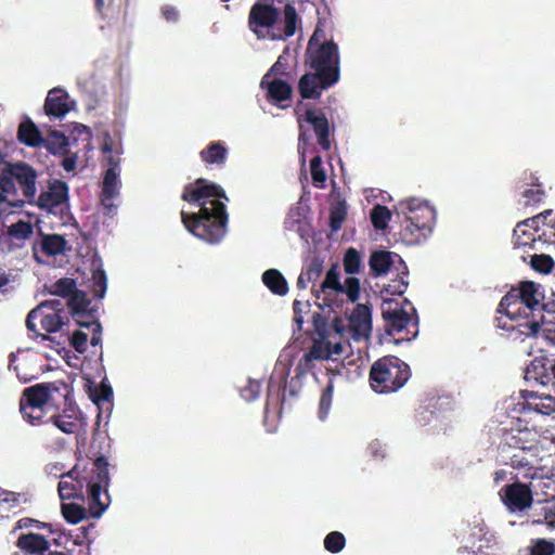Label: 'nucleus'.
Returning <instances> with one entry per match:
<instances>
[{
    "mask_svg": "<svg viewBox=\"0 0 555 555\" xmlns=\"http://www.w3.org/2000/svg\"><path fill=\"white\" fill-rule=\"evenodd\" d=\"M181 198L199 207L197 212L192 214L181 210L185 229L207 243H219L227 233L229 221L225 204L221 202L229 201L224 190L205 178H197L184 185Z\"/></svg>",
    "mask_w": 555,
    "mask_h": 555,
    "instance_id": "1",
    "label": "nucleus"
},
{
    "mask_svg": "<svg viewBox=\"0 0 555 555\" xmlns=\"http://www.w3.org/2000/svg\"><path fill=\"white\" fill-rule=\"evenodd\" d=\"M108 485L107 459L99 456L94 460L89 470L75 465L70 470L62 474L57 491L62 501L75 498L82 499L87 494L89 513L91 517L99 518L111 502L107 492Z\"/></svg>",
    "mask_w": 555,
    "mask_h": 555,
    "instance_id": "2",
    "label": "nucleus"
},
{
    "mask_svg": "<svg viewBox=\"0 0 555 555\" xmlns=\"http://www.w3.org/2000/svg\"><path fill=\"white\" fill-rule=\"evenodd\" d=\"M318 29L309 39L307 47V64L311 72L304 74L298 81V92L304 100H318L324 90L339 81L338 46L334 41H325L313 48Z\"/></svg>",
    "mask_w": 555,
    "mask_h": 555,
    "instance_id": "3",
    "label": "nucleus"
},
{
    "mask_svg": "<svg viewBox=\"0 0 555 555\" xmlns=\"http://www.w3.org/2000/svg\"><path fill=\"white\" fill-rule=\"evenodd\" d=\"M540 285L532 281H522L512 287L501 299L496 312L517 323V333L535 336L544 323L543 304Z\"/></svg>",
    "mask_w": 555,
    "mask_h": 555,
    "instance_id": "4",
    "label": "nucleus"
},
{
    "mask_svg": "<svg viewBox=\"0 0 555 555\" xmlns=\"http://www.w3.org/2000/svg\"><path fill=\"white\" fill-rule=\"evenodd\" d=\"M382 315L386 333L396 343L411 341L418 335V318L415 308L404 298L401 304L385 298L382 305Z\"/></svg>",
    "mask_w": 555,
    "mask_h": 555,
    "instance_id": "5",
    "label": "nucleus"
},
{
    "mask_svg": "<svg viewBox=\"0 0 555 555\" xmlns=\"http://www.w3.org/2000/svg\"><path fill=\"white\" fill-rule=\"evenodd\" d=\"M64 388L61 382L40 383L25 388L20 399L23 418L33 426L48 423L46 415L49 409L57 404V398L53 397V391Z\"/></svg>",
    "mask_w": 555,
    "mask_h": 555,
    "instance_id": "6",
    "label": "nucleus"
},
{
    "mask_svg": "<svg viewBox=\"0 0 555 555\" xmlns=\"http://www.w3.org/2000/svg\"><path fill=\"white\" fill-rule=\"evenodd\" d=\"M411 376L410 366L396 356L377 359L370 369L369 382L377 393H391L402 388Z\"/></svg>",
    "mask_w": 555,
    "mask_h": 555,
    "instance_id": "7",
    "label": "nucleus"
},
{
    "mask_svg": "<svg viewBox=\"0 0 555 555\" xmlns=\"http://www.w3.org/2000/svg\"><path fill=\"white\" fill-rule=\"evenodd\" d=\"M519 435L520 433L506 437V444L511 448V451L506 456L508 461L505 464L517 472L516 479H534L538 477L540 469V447L538 443L525 446Z\"/></svg>",
    "mask_w": 555,
    "mask_h": 555,
    "instance_id": "8",
    "label": "nucleus"
},
{
    "mask_svg": "<svg viewBox=\"0 0 555 555\" xmlns=\"http://www.w3.org/2000/svg\"><path fill=\"white\" fill-rule=\"evenodd\" d=\"M0 173L3 177L4 183L11 190V196L15 197L18 194L16 184L21 188L24 197L31 203L37 193V179L38 173L36 169L28 163L7 162L1 165Z\"/></svg>",
    "mask_w": 555,
    "mask_h": 555,
    "instance_id": "9",
    "label": "nucleus"
},
{
    "mask_svg": "<svg viewBox=\"0 0 555 555\" xmlns=\"http://www.w3.org/2000/svg\"><path fill=\"white\" fill-rule=\"evenodd\" d=\"M280 12L273 5V0H257L248 14V27L258 39H264L263 29L272 28L279 20Z\"/></svg>",
    "mask_w": 555,
    "mask_h": 555,
    "instance_id": "10",
    "label": "nucleus"
},
{
    "mask_svg": "<svg viewBox=\"0 0 555 555\" xmlns=\"http://www.w3.org/2000/svg\"><path fill=\"white\" fill-rule=\"evenodd\" d=\"M398 215L406 216L408 219L420 225V229L431 234L435 225L436 211L426 202L417 198L401 201L398 205Z\"/></svg>",
    "mask_w": 555,
    "mask_h": 555,
    "instance_id": "11",
    "label": "nucleus"
},
{
    "mask_svg": "<svg viewBox=\"0 0 555 555\" xmlns=\"http://www.w3.org/2000/svg\"><path fill=\"white\" fill-rule=\"evenodd\" d=\"M501 500L511 512H522L533 502L530 485L513 482L504 486L500 491Z\"/></svg>",
    "mask_w": 555,
    "mask_h": 555,
    "instance_id": "12",
    "label": "nucleus"
},
{
    "mask_svg": "<svg viewBox=\"0 0 555 555\" xmlns=\"http://www.w3.org/2000/svg\"><path fill=\"white\" fill-rule=\"evenodd\" d=\"M74 106L75 102L69 100V95L64 89L53 88L48 92L43 111L50 118L62 119Z\"/></svg>",
    "mask_w": 555,
    "mask_h": 555,
    "instance_id": "13",
    "label": "nucleus"
},
{
    "mask_svg": "<svg viewBox=\"0 0 555 555\" xmlns=\"http://www.w3.org/2000/svg\"><path fill=\"white\" fill-rule=\"evenodd\" d=\"M348 331L356 341L367 339L372 332V314L367 305L358 304L350 318Z\"/></svg>",
    "mask_w": 555,
    "mask_h": 555,
    "instance_id": "14",
    "label": "nucleus"
},
{
    "mask_svg": "<svg viewBox=\"0 0 555 555\" xmlns=\"http://www.w3.org/2000/svg\"><path fill=\"white\" fill-rule=\"evenodd\" d=\"M68 199V185L66 182L55 179L50 182L48 190L40 193L37 205L47 211L64 204Z\"/></svg>",
    "mask_w": 555,
    "mask_h": 555,
    "instance_id": "15",
    "label": "nucleus"
},
{
    "mask_svg": "<svg viewBox=\"0 0 555 555\" xmlns=\"http://www.w3.org/2000/svg\"><path fill=\"white\" fill-rule=\"evenodd\" d=\"M305 120L312 126L318 144L323 151L331 150V128L327 117L322 109L308 108L305 113Z\"/></svg>",
    "mask_w": 555,
    "mask_h": 555,
    "instance_id": "16",
    "label": "nucleus"
},
{
    "mask_svg": "<svg viewBox=\"0 0 555 555\" xmlns=\"http://www.w3.org/2000/svg\"><path fill=\"white\" fill-rule=\"evenodd\" d=\"M339 275L337 266L333 264L326 272L325 279L320 284L319 288H312V293L318 300L321 299V295H323V304L320 305L321 308L332 307L331 296L337 295L343 291V284L339 281Z\"/></svg>",
    "mask_w": 555,
    "mask_h": 555,
    "instance_id": "17",
    "label": "nucleus"
},
{
    "mask_svg": "<svg viewBox=\"0 0 555 555\" xmlns=\"http://www.w3.org/2000/svg\"><path fill=\"white\" fill-rule=\"evenodd\" d=\"M15 545L20 550L15 555H46L51 543L44 535L29 532L22 533Z\"/></svg>",
    "mask_w": 555,
    "mask_h": 555,
    "instance_id": "18",
    "label": "nucleus"
},
{
    "mask_svg": "<svg viewBox=\"0 0 555 555\" xmlns=\"http://www.w3.org/2000/svg\"><path fill=\"white\" fill-rule=\"evenodd\" d=\"M119 179L118 172L116 171V166L108 167L105 172L102 191L100 195V201L103 207L106 210V214H112L116 206L113 204V199L119 194Z\"/></svg>",
    "mask_w": 555,
    "mask_h": 555,
    "instance_id": "19",
    "label": "nucleus"
},
{
    "mask_svg": "<svg viewBox=\"0 0 555 555\" xmlns=\"http://www.w3.org/2000/svg\"><path fill=\"white\" fill-rule=\"evenodd\" d=\"M260 87L267 90V98L270 102L280 105L282 108L287 105H283V102L291 101L293 96V87L286 80L282 78H270L268 82H263L261 79Z\"/></svg>",
    "mask_w": 555,
    "mask_h": 555,
    "instance_id": "20",
    "label": "nucleus"
},
{
    "mask_svg": "<svg viewBox=\"0 0 555 555\" xmlns=\"http://www.w3.org/2000/svg\"><path fill=\"white\" fill-rule=\"evenodd\" d=\"M521 412L534 411L544 415L555 414V397L538 396L534 392L522 391Z\"/></svg>",
    "mask_w": 555,
    "mask_h": 555,
    "instance_id": "21",
    "label": "nucleus"
},
{
    "mask_svg": "<svg viewBox=\"0 0 555 555\" xmlns=\"http://www.w3.org/2000/svg\"><path fill=\"white\" fill-rule=\"evenodd\" d=\"M229 156V149L223 141H212L199 152V157L206 167L222 168Z\"/></svg>",
    "mask_w": 555,
    "mask_h": 555,
    "instance_id": "22",
    "label": "nucleus"
},
{
    "mask_svg": "<svg viewBox=\"0 0 555 555\" xmlns=\"http://www.w3.org/2000/svg\"><path fill=\"white\" fill-rule=\"evenodd\" d=\"M17 140L29 147H41L43 137L37 125L29 117H25L18 125Z\"/></svg>",
    "mask_w": 555,
    "mask_h": 555,
    "instance_id": "23",
    "label": "nucleus"
},
{
    "mask_svg": "<svg viewBox=\"0 0 555 555\" xmlns=\"http://www.w3.org/2000/svg\"><path fill=\"white\" fill-rule=\"evenodd\" d=\"M399 240L405 245H415L425 241L429 234L420 229V225L403 216L398 232Z\"/></svg>",
    "mask_w": 555,
    "mask_h": 555,
    "instance_id": "24",
    "label": "nucleus"
},
{
    "mask_svg": "<svg viewBox=\"0 0 555 555\" xmlns=\"http://www.w3.org/2000/svg\"><path fill=\"white\" fill-rule=\"evenodd\" d=\"M46 421L65 434H74L78 429L77 410L74 408L65 409L62 414L53 413Z\"/></svg>",
    "mask_w": 555,
    "mask_h": 555,
    "instance_id": "25",
    "label": "nucleus"
},
{
    "mask_svg": "<svg viewBox=\"0 0 555 555\" xmlns=\"http://www.w3.org/2000/svg\"><path fill=\"white\" fill-rule=\"evenodd\" d=\"M68 138L59 130H50L43 138L42 146L49 153L55 156H65L68 154Z\"/></svg>",
    "mask_w": 555,
    "mask_h": 555,
    "instance_id": "26",
    "label": "nucleus"
},
{
    "mask_svg": "<svg viewBox=\"0 0 555 555\" xmlns=\"http://www.w3.org/2000/svg\"><path fill=\"white\" fill-rule=\"evenodd\" d=\"M529 222H531L532 225L538 227L540 223H542V225L546 227L547 229L543 230L542 234L548 235L550 238L553 237V243H555V215L553 216L552 210H545L544 212H541L533 218L526 220L524 223H518L514 230V234L518 235L520 231L526 234L524 227L528 225Z\"/></svg>",
    "mask_w": 555,
    "mask_h": 555,
    "instance_id": "27",
    "label": "nucleus"
},
{
    "mask_svg": "<svg viewBox=\"0 0 555 555\" xmlns=\"http://www.w3.org/2000/svg\"><path fill=\"white\" fill-rule=\"evenodd\" d=\"M393 253L388 250H375L371 254L369 266L374 276L386 274L391 266Z\"/></svg>",
    "mask_w": 555,
    "mask_h": 555,
    "instance_id": "28",
    "label": "nucleus"
},
{
    "mask_svg": "<svg viewBox=\"0 0 555 555\" xmlns=\"http://www.w3.org/2000/svg\"><path fill=\"white\" fill-rule=\"evenodd\" d=\"M262 282L275 295L284 296L288 292L287 281L278 269L264 271Z\"/></svg>",
    "mask_w": 555,
    "mask_h": 555,
    "instance_id": "29",
    "label": "nucleus"
},
{
    "mask_svg": "<svg viewBox=\"0 0 555 555\" xmlns=\"http://www.w3.org/2000/svg\"><path fill=\"white\" fill-rule=\"evenodd\" d=\"M67 241L60 234H47L41 240V250L48 256L61 255L66 250Z\"/></svg>",
    "mask_w": 555,
    "mask_h": 555,
    "instance_id": "30",
    "label": "nucleus"
},
{
    "mask_svg": "<svg viewBox=\"0 0 555 555\" xmlns=\"http://www.w3.org/2000/svg\"><path fill=\"white\" fill-rule=\"evenodd\" d=\"M90 302L91 301L87 297L86 293L82 291H78L76 288L75 292L68 298L67 305L70 309L72 314L74 317H77V319L82 320V318L86 315Z\"/></svg>",
    "mask_w": 555,
    "mask_h": 555,
    "instance_id": "31",
    "label": "nucleus"
},
{
    "mask_svg": "<svg viewBox=\"0 0 555 555\" xmlns=\"http://www.w3.org/2000/svg\"><path fill=\"white\" fill-rule=\"evenodd\" d=\"M299 16L296 8L292 3H286L283 10V36H279L281 39L293 37L297 29Z\"/></svg>",
    "mask_w": 555,
    "mask_h": 555,
    "instance_id": "32",
    "label": "nucleus"
},
{
    "mask_svg": "<svg viewBox=\"0 0 555 555\" xmlns=\"http://www.w3.org/2000/svg\"><path fill=\"white\" fill-rule=\"evenodd\" d=\"M61 512L67 522L76 525L87 518L89 509L77 503H62Z\"/></svg>",
    "mask_w": 555,
    "mask_h": 555,
    "instance_id": "33",
    "label": "nucleus"
},
{
    "mask_svg": "<svg viewBox=\"0 0 555 555\" xmlns=\"http://www.w3.org/2000/svg\"><path fill=\"white\" fill-rule=\"evenodd\" d=\"M371 222L375 230L384 231L391 220V211L387 206L375 205L370 214Z\"/></svg>",
    "mask_w": 555,
    "mask_h": 555,
    "instance_id": "34",
    "label": "nucleus"
},
{
    "mask_svg": "<svg viewBox=\"0 0 555 555\" xmlns=\"http://www.w3.org/2000/svg\"><path fill=\"white\" fill-rule=\"evenodd\" d=\"M287 49L283 54H281L275 63L270 67V69L262 77L263 82H268L270 78H281V77H291L288 69V59L286 56Z\"/></svg>",
    "mask_w": 555,
    "mask_h": 555,
    "instance_id": "35",
    "label": "nucleus"
},
{
    "mask_svg": "<svg viewBox=\"0 0 555 555\" xmlns=\"http://www.w3.org/2000/svg\"><path fill=\"white\" fill-rule=\"evenodd\" d=\"M7 233L9 236H12L17 241L25 242L31 237L34 227L30 221L18 220L8 228Z\"/></svg>",
    "mask_w": 555,
    "mask_h": 555,
    "instance_id": "36",
    "label": "nucleus"
},
{
    "mask_svg": "<svg viewBox=\"0 0 555 555\" xmlns=\"http://www.w3.org/2000/svg\"><path fill=\"white\" fill-rule=\"evenodd\" d=\"M343 264L347 274L359 273L362 266L361 254L356 248L349 247L344 255Z\"/></svg>",
    "mask_w": 555,
    "mask_h": 555,
    "instance_id": "37",
    "label": "nucleus"
},
{
    "mask_svg": "<svg viewBox=\"0 0 555 555\" xmlns=\"http://www.w3.org/2000/svg\"><path fill=\"white\" fill-rule=\"evenodd\" d=\"M107 289L106 273L102 268L92 272V293L95 298L102 299Z\"/></svg>",
    "mask_w": 555,
    "mask_h": 555,
    "instance_id": "38",
    "label": "nucleus"
},
{
    "mask_svg": "<svg viewBox=\"0 0 555 555\" xmlns=\"http://www.w3.org/2000/svg\"><path fill=\"white\" fill-rule=\"evenodd\" d=\"M347 217V208L345 203H337L334 207H332L330 211V228L332 231L336 232L341 229L343 223L345 222Z\"/></svg>",
    "mask_w": 555,
    "mask_h": 555,
    "instance_id": "39",
    "label": "nucleus"
},
{
    "mask_svg": "<svg viewBox=\"0 0 555 555\" xmlns=\"http://www.w3.org/2000/svg\"><path fill=\"white\" fill-rule=\"evenodd\" d=\"M40 323L46 332L55 333L62 328L64 320L63 317L59 313L43 314V310H41Z\"/></svg>",
    "mask_w": 555,
    "mask_h": 555,
    "instance_id": "40",
    "label": "nucleus"
},
{
    "mask_svg": "<svg viewBox=\"0 0 555 555\" xmlns=\"http://www.w3.org/2000/svg\"><path fill=\"white\" fill-rule=\"evenodd\" d=\"M345 545V535L339 531H332L324 539V548L333 554L339 553Z\"/></svg>",
    "mask_w": 555,
    "mask_h": 555,
    "instance_id": "41",
    "label": "nucleus"
},
{
    "mask_svg": "<svg viewBox=\"0 0 555 555\" xmlns=\"http://www.w3.org/2000/svg\"><path fill=\"white\" fill-rule=\"evenodd\" d=\"M334 392V384L333 380L330 379L326 387L322 390L320 402H319V416L321 420H324L327 416V413L332 405Z\"/></svg>",
    "mask_w": 555,
    "mask_h": 555,
    "instance_id": "42",
    "label": "nucleus"
},
{
    "mask_svg": "<svg viewBox=\"0 0 555 555\" xmlns=\"http://www.w3.org/2000/svg\"><path fill=\"white\" fill-rule=\"evenodd\" d=\"M530 266L534 271L547 274L552 271L554 267V260L550 255L535 254L531 256Z\"/></svg>",
    "mask_w": 555,
    "mask_h": 555,
    "instance_id": "43",
    "label": "nucleus"
},
{
    "mask_svg": "<svg viewBox=\"0 0 555 555\" xmlns=\"http://www.w3.org/2000/svg\"><path fill=\"white\" fill-rule=\"evenodd\" d=\"M537 524H545L548 528H555V500L546 501L540 508Z\"/></svg>",
    "mask_w": 555,
    "mask_h": 555,
    "instance_id": "44",
    "label": "nucleus"
},
{
    "mask_svg": "<svg viewBox=\"0 0 555 555\" xmlns=\"http://www.w3.org/2000/svg\"><path fill=\"white\" fill-rule=\"evenodd\" d=\"M323 269V260L319 257H314L301 272L304 273V276H306L313 284V286H315V282L322 275Z\"/></svg>",
    "mask_w": 555,
    "mask_h": 555,
    "instance_id": "45",
    "label": "nucleus"
},
{
    "mask_svg": "<svg viewBox=\"0 0 555 555\" xmlns=\"http://www.w3.org/2000/svg\"><path fill=\"white\" fill-rule=\"evenodd\" d=\"M310 171L313 184L318 188H322L326 180V173L325 170L322 168V158L320 155H315L314 157L311 158Z\"/></svg>",
    "mask_w": 555,
    "mask_h": 555,
    "instance_id": "46",
    "label": "nucleus"
},
{
    "mask_svg": "<svg viewBox=\"0 0 555 555\" xmlns=\"http://www.w3.org/2000/svg\"><path fill=\"white\" fill-rule=\"evenodd\" d=\"M76 289V283L73 279L63 278L56 281L52 285L51 294L57 295L61 297H70V295Z\"/></svg>",
    "mask_w": 555,
    "mask_h": 555,
    "instance_id": "47",
    "label": "nucleus"
},
{
    "mask_svg": "<svg viewBox=\"0 0 555 555\" xmlns=\"http://www.w3.org/2000/svg\"><path fill=\"white\" fill-rule=\"evenodd\" d=\"M307 354H309V357L315 361L330 360L331 352L328 350V347L326 346V339H315L310 349L307 351Z\"/></svg>",
    "mask_w": 555,
    "mask_h": 555,
    "instance_id": "48",
    "label": "nucleus"
},
{
    "mask_svg": "<svg viewBox=\"0 0 555 555\" xmlns=\"http://www.w3.org/2000/svg\"><path fill=\"white\" fill-rule=\"evenodd\" d=\"M408 285L409 283L404 276L400 275L398 279L391 280L389 284L385 285L380 293L383 295L402 296L405 293Z\"/></svg>",
    "mask_w": 555,
    "mask_h": 555,
    "instance_id": "49",
    "label": "nucleus"
},
{
    "mask_svg": "<svg viewBox=\"0 0 555 555\" xmlns=\"http://www.w3.org/2000/svg\"><path fill=\"white\" fill-rule=\"evenodd\" d=\"M339 294H346L351 302H356L360 296V281L358 278L349 276L343 284V291Z\"/></svg>",
    "mask_w": 555,
    "mask_h": 555,
    "instance_id": "50",
    "label": "nucleus"
},
{
    "mask_svg": "<svg viewBox=\"0 0 555 555\" xmlns=\"http://www.w3.org/2000/svg\"><path fill=\"white\" fill-rule=\"evenodd\" d=\"M76 322L79 326L87 327V328L91 330L92 336H91L90 343L92 346H98L101 344V341H102V325L99 321H96V320L85 321V320L76 319Z\"/></svg>",
    "mask_w": 555,
    "mask_h": 555,
    "instance_id": "51",
    "label": "nucleus"
},
{
    "mask_svg": "<svg viewBox=\"0 0 555 555\" xmlns=\"http://www.w3.org/2000/svg\"><path fill=\"white\" fill-rule=\"evenodd\" d=\"M312 322L314 331L320 336V338L326 339L332 336V334L330 333L328 319L325 315L315 312L313 313Z\"/></svg>",
    "mask_w": 555,
    "mask_h": 555,
    "instance_id": "52",
    "label": "nucleus"
},
{
    "mask_svg": "<svg viewBox=\"0 0 555 555\" xmlns=\"http://www.w3.org/2000/svg\"><path fill=\"white\" fill-rule=\"evenodd\" d=\"M550 371V375H552L555 378V360L552 361L548 369L544 367L543 359H534L531 362L530 367L528 369L529 373H534L535 378H542L543 376H548L546 372Z\"/></svg>",
    "mask_w": 555,
    "mask_h": 555,
    "instance_id": "53",
    "label": "nucleus"
},
{
    "mask_svg": "<svg viewBox=\"0 0 555 555\" xmlns=\"http://www.w3.org/2000/svg\"><path fill=\"white\" fill-rule=\"evenodd\" d=\"M522 196L525 197V206H534L542 202L544 197V190L541 184L534 185V188L527 189Z\"/></svg>",
    "mask_w": 555,
    "mask_h": 555,
    "instance_id": "54",
    "label": "nucleus"
},
{
    "mask_svg": "<svg viewBox=\"0 0 555 555\" xmlns=\"http://www.w3.org/2000/svg\"><path fill=\"white\" fill-rule=\"evenodd\" d=\"M70 346L79 353L87 351L88 334L78 330L69 338Z\"/></svg>",
    "mask_w": 555,
    "mask_h": 555,
    "instance_id": "55",
    "label": "nucleus"
},
{
    "mask_svg": "<svg viewBox=\"0 0 555 555\" xmlns=\"http://www.w3.org/2000/svg\"><path fill=\"white\" fill-rule=\"evenodd\" d=\"M314 361L315 360H312L306 352L295 367L296 378H301L310 373L314 369Z\"/></svg>",
    "mask_w": 555,
    "mask_h": 555,
    "instance_id": "56",
    "label": "nucleus"
},
{
    "mask_svg": "<svg viewBox=\"0 0 555 555\" xmlns=\"http://www.w3.org/2000/svg\"><path fill=\"white\" fill-rule=\"evenodd\" d=\"M261 390V385L257 380H248L247 385L241 389V396L246 401H253L258 398Z\"/></svg>",
    "mask_w": 555,
    "mask_h": 555,
    "instance_id": "57",
    "label": "nucleus"
},
{
    "mask_svg": "<svg viewBox=\"0 0 555 555\" xmlns=\"http://www.w3.org/2000/svg\"><path fill=\"white\" fill-rule=\"evenodd\" d=\"M41 317V307H36L29 311L26 318V327L29 332L36 333L38 336V331L36 328L35 320Z\"/></svg>",
    "mask_w": 555,
    "mask_h": 555,
    "instance_id": "58",
    "label": "nucleus"
},
{
    "mask_svg": "<svg viewBox=\"0 0 555 555\" xmlns=\"http://www.w3.org/2000/svg\"><path fill=\"white\" fill-rule=\"evenodd\" d=\"M15 362H16V356L14 353H11L10 354L9 369L10 370H14V372L16 373V376H17V378L20 380H22L24 383H27V382L31 380L35 377L34 375H28L26 373H22L20 371L18 364H16Z\"/></svg>",
    "mask_w": 555,
    "mask_h": 555,
    "instance_id": "59",
    "label": "nucleus"
},
{
    "mask_svg": "<svg viewBox=\"0 0 555 555\" xmlns=\"http://www.w3.org/2000/svg\"><path fill=\"white\" fill-rule=\"evenodd\" d=\"M326 346L331 352V359L333 356H341L345 352V343L339 340H331L326 338Z\"/></svg>",
    "mask_w": 555,
    "mask_h": 555,
    "instance_id": "60",
    "label": "nucleus"
},
{
    "mask_svg": "<svg viewBox=\"0 0 555 555\" xmlns=\"http://www.w3.org/2000/svg\"><path fill=\"white\" fill-rule=\"evenodd\" d=\"M333 331L335 336L341 338L346 332V327L340 318L335 317L330 324V332Z\"/></svg>",
    "mask_w": 555,
    "mask_h": 555,
    "instance_id": "61",
    "label": "nucleus"
},
{
    "mask_svg": "<svg viewBox=\"0 0 555 555\" xmlns=\"http://www.w3.org/2000/svg\"><path fill=\"white\" fill-rule=\"evenodd\" d=\"M38 307H41V310L50 309L52 311L51 313L60 314V312L63 311L62 302L59 299L43 301Z\"/></svg>",
    "mask_w": 555,
    "mask_h": 555,
    "instance_id": "62",
    "label": "nucleus"
},
{
    "mask_svg": "<svg viewBox=\"0 0 555 555\" xmlns=\"http://www.w3.org/2000/svg\"><path fill=\"white\" fill-rule=\"evenodd\" d=\"M307 305L299 301V300H295L294 304H293V310H294V320L296 323H298V325L300 326L302 324V311H304V308L306 307Z\"/></svg>",
    "mask_w": 555,
    "mask_h": 555,
    "instance_id": "63",
    "label": "nucleus"
},
{
    "mask_svg": "<svg viewBox=\"0 0 555 555\" xmlns=\"http://www.w3.org/2000/svg\"><path fill=\"white\" fill-rule=\"evenodd\" d=\"M163 16L168 22H176L179 17V13L175 7L166 5L162 9Z\"/></svg>",
    "mask_w": 555,
    "mask_h": 555,
    "instance_id": "64",
    "label": "nucleus"
}]
</instances>
